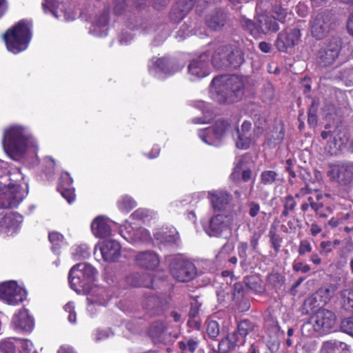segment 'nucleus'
<instances>
[{"instance_id": "5", "label": "nucleus", "mask_w": 353, "mask_h": 353, "mask_svg": "<svg viewBox=\"0 0 353 353\" xmlns=\"http://www.w3.org/2000/svg\"><path fill=\"white\" fill-rule=\"evenodd\" d=\"M335 323L334 314L328 310L321 308L303 325L302 332L304 335L312 336L316 332L328 331L334 326Z\"/></svg>"}, {"instance_id": "49", "label": "nucleus", "mask_w": 353, "mask_h": 353, "mask_svg": "<svg viewBox=\"0 0 353 353\" xmlns=\"http://www.w3.org/2000/svg\"><path fill=\"white\" fill-rule=\"evenodd\" d=\"M15 343L21 348L22 353H35L32 342L29 340H15Z\"/></svg>"}, {"instance_id": "9", "label": "nucleus", "mask_w": 353, "mask_h": 353, "mask_svg": "<svg viewBox=\"0 0 353 353\" xmlns=\"http://www.w3.org/2000/svg\"><path fill=\"white\" fill-rule=\"evenodd\" d=\"M172 276L179 282H188L196 274L195 265L190 261L181 257L174 258L170 265Z\"/></svg>"}, {"instance_id": "18", "label": "nucleus", "mask_w": 353, "mask_h": 353, "mask_svg": "<svg viewBox=\"0 0 353 353\" xmlns=\"http://www.w3.org/2000/svg\"><path fill=\"white\" fill-rule=\"evenodd\" d=\"M210 88H242L240 77L235 74H221L214 77Z\"/></svg>"}, {"instance_id": "35", "label": "nucleus", "mask_w": 353, "mask_h": 353, "mask_svg": "<svg viewBox=\"0 0 353 353\" xmlns=\"http://www.w3.org/2000/svg\"><path fill=\"white\" fill-rule=\"evenodd\" d=\"M167 328V323L163 320H157L154 321L149 330V335L153 339H159L161 334Z\"/></svg>"}, {"instance_id": "30", "label": "nucleus", "mask_w": 353, "mask_h": 353, "mask_svg": "<svg viewBox=\"0 0 353 353\" xmlns=\"http://www.w3.org/2000/svg\"><path fill=\"white\" fill-rule=\"evenodd\" d=\"M127 283L134 287L152 288V278L148 274H132L126 279Z\"/></svg>"}, {"instance_id": "13", "label": "nucleus", "mask_w": 353, "mask_h": 353, "mask_svg": "<svg viewBox=\"0 0 353 353\" xmlns=\"http://www.w3.org/2000/svg\"><path fill=\"white\" fill-rule=\"evenodd\" d=\"M330 17L327 12L318 13L310 21V31L312 36L316 40L326 37L330 30Z\"/></svg>"}, {"instance_id": "4", "label": "nucleus", "mask_w": 353, "mask_h": 353, "mask_svg": "<svg viewBox=\"0 0 353 353\" xmlns=\"http://www.w3.org/2000/svg\"><path fill=\"white\" fill-rule=\"evenodd\" d=\"M97 272L93 266L86 263L74 265L68 275L71 288L77 293L88 290L94 281Z\"/></svg>"}, {"instance_id": "44", "label": "nucleus", "mask_w": 353, "mask_h": 353, "mask_svg": "<svg viewBox=\"0 0 353 353\" xmlns=\"http://www.w3.org/2000/svg\"><path fill=\"white\" fill-rule=\"evenodd\" d=\"M57 190L69 203L74 201L75 196L74 189L72 186L66 187L65 184L59 185Z\"/></svg>"}, {"instance_id": "29", "label": "nucleus", "mask_w": 353, "mask_h": 353, "mask_svg": "<svg viewBox=\"0 0 353 353\" xmlns=\"http://www.w3.org/2000/svg\"><path fill=\"white\" fill-rule=\"evenodd\" d=\"M227 22V14L221 10L210 14L206 17L207 26L213 30H218L222 28Z\"/></svg>"}, {"instance_id": "6", "label": "nucleus", "mask_w": 353, "mask_h": 353, "mask_svg": "<svg viewBox=\"0 0 353 353\" xmlns=\"http://www.w3.org/2000/svg\"><path fill=\"white\" fill-rule=\"evenodd\" d=\"M342 43L341 38L332 37L320 44L315 54L317 64L323 68L333 65L341 53Z\"/></svg>"}, {"instance_id": "53", "label": "nucleus", "mask_w": 353, "mask_h": 353, "mask_svg": "<svg viewBox=\"0 0 353 353\" xmlns=\"http://www.w3.org/2000/svg\"><path fill=\"white\" fill-rule=\"evenodd\" d=\"M343 332L353 336V316L344 319L341 323Z\"/></svg>"}, {"instance_id": "48", "label": "nucleus", "mask_w": 353, "mask_h": 353, "mask_svg": "<svg viewBox=\"0 0 353 353\" xmlns=\"http://www.w3.org/2000/svg\"><path fill=\"white\" fill-rule=\"evenodd\" d=\"M277 177V174L273 170H265L261 174V181L264 185H272Z\"/></svg>"}, {"instance_id": "62", "label": "nucleus", "mask_w": 353, "mask_h": 353, "mask_svg": "<svg viewBox=\"0 0 353 353\" xmlns=\"http://www.w3.org/2000/svg\"><path fill=\"white\" fill-rule=\"evenodd\" d=\"M283 208L294 210L296 203L294 201V197L292 195H288L284 198L283 201Z\"/></svg>"}, {"instance_id": "10", "label": "nucleus", "mask_w": 353, "mask_h": 353, "mask_svg": "<svg viewBox=\"0 0 353 353\" xmlns=\"http://www.w3.org/2000/svg\"><path fill=\"white\" fill-rule=\"evenodd\" d=\"M327 176L340 185L347 186L353 183V164L337 162L329 165Z\"/></svg>"}, {"instance_id": "55", "label": "nucleus", "mask_w": 353, "mask_h": 353, "mask_svg": "<svg viewBox=\"0 0 353 353\" xmlns=\"http://www.w3.org/2000/svg\"><path fill=\"white\" fill-rule=\"evenodd\" d=\"M64 310L65 312L68 313V320L71 323H74L76 322V312L74 311V304L73 302H68L64 306Z\"/></svg>"}, {"instance_id": "37", "label": "nucleus", "mask_w": 353, "mask_h": 353, "mask_svg": "<svg viewBox=\"0 0 353 353\" xmlns=\"http://www.w3.org/2000/svg\"><path fill=\"white\" fill-rule=\"evenodd\" d=\"M284 129L282 125H279L268 134V141L270 145H276L280 143L284 138Z\"/></svg>"}, {"instance_id": "41", "label": "nucleus", "mask_w": 353, "mask_h": 353, "mask_svg": "<svg viewBox=\"0 0 353 353\" xmlns=\"http://www.w3.org/2000/svg\"><path fill=\"white\" fill-rule=\"evenodd\" d=\"M238 137L236 141V145L240 149H247L250 147L252 141H255L256 136L254 135L252 138L248 136V134L237 133Z\"/></svg>"}, {"instance_id": "43", "label": "nucleus", "mask_w": 353, "mask_h": 353, "mask_svg": "<svg viewBox=\"0 0 353 353\" xmlns=\"http://www.w3.org/2000/svg\"><path fill=\"white\" fill-rule=\"evenodd\" d=\"M49 241L52 243V250L54 252L58 253L61 244L63 242V236L59 232H50L48 235Z\"/></svg>"}, {"instance_id": "33", "label": "nucleus", "mask_w": 353, "mask_h": 353, "mask_svg": "<svg viewBox=\"0 0 353 353\" xmlns=\"http://www.w3.org/2000/svg\"><path fill=\"white\" fill-rule=\"evenodd\" d=\"M194 105L202 111L203 117L193 119L192 123L195 124H202L210 122L213 117V114L208 105H206L203 101H198L194 102Z\"/></svg>"}, {"instance_id": "42", "label": "nucleus", "mask_w": 353, "mask_h": 353, "mask_svg": "<svg viewBox=\"0 0 353 353\" xmlns=\"http://www.w3.org/2000/svg\"><path fill=\"white\" fill-rule=\"evenodd\" d=\"M155 66L162 72L166 74H173V70L170 68V61L165 57L159 58L155 61Z\"/></svg>"}, {"instance_id": "19", "label": "nucleus", "mask_w": 353, "mask_h": 353, "mask_svg": "<svg viewBox=\"0 0 353 353\" xmlns=\"http://www.w3.org/2000/svg\"><path fill=\"white\" fill-rule=\"evenodd\" d=\"M12 325L16 330L30 332L34 328V322L28 311L26 309H22L13 316Z\"/></svg>"}, {"instance_id": "45", "label": "nucleus", "mask_w": 353, "mask_h": 353, "mask_svg": "<svg viewBox=\"0 0 353 353\" xmlns=\"http://www.w3.org/2000/svg\"><path fill=\"white\" fill-rule=\"evenodd\" d=\"M340 77L346 86L353 85V67L344 68L340 72Z\"/></svg>"}, {"instance_id": "60", "label": "nucleus", "mask_w": 353, "mask_h": 353, "mask_svg": "<svg viewBox=\"0 0 353 353\" xmlns=\"http://www.w3.org/2000/svg\"><path fill=\"white\" fill-rule=\"evenodd\" d=\"M126 0H115L114 6V13L116 15L121 14L125 8Z\"/></svg>"}, {"instance_id": "46", "label": "nucleus", "mask_w": 353, "mask_h": 353, "mask_svg": "<svg viewBox=\"0 0 353 353\" xmlns=\"http://www.w3.org/2000/svg\"><path fill=\"white\" fill-rule=\"evenodd\" d=\"M179 348L183 353H192L196 349L198 343L193 339H188L187 341H180L179 343Z\"/></svg>"}, {"instance_id": "1", "label": "nucleus", "mask_w": 353, "mask_h": 353, "mask_svg": "<svg viewBox=\"0 0 353 353\" xmlns=\"http://www.w3.org/2000/svg\"><path fill=\"white\" fill-rule=\"evenodd\" d=\"M2 145L6 154L18 161L28 153L37 151V142L30 130L20 124H13L3 130Z\"/></svg>"}, {"instance_id": "25", "label": "nucleus", "mask_w": 353, "mask_h": 353, "mask_svg": "<svg viewBox=\"0 0 353 353\" xmlns=\"http://www.w3.org/2000/svg\"><path fill=\"white\" fill-rule=\"evenodd\" d=\"M256 25L259 34H267L270 32H276L279 30V25L276 21L275 17L265 14H259L256 17Z\"/></svg>"}, {"instance_id": "64", "label": "nucleus", "mask_w": 353, "mask_h": 353, "mask_svg": "<svg viewBox=\"0 0 353 353\" xmlns=\"http://www.w3.org/2000/svg\"><path fill=\"white\" fill-rule=\"evenodd\" d=\"M148 216V212L144 209H138L134 211L131 216L133 219H139V220H145Z\"/></svg>"}, {"instance_id": "32", "label": "nucleus", "mask_w": 353, "mask_h": 353, "mask_svg": "<svg viewBox=\"0 0 353 353\" xmlns=\"http://www.w3.org/2000/svg\"><path fill=\"white\" fill-rule=\"evenodd\" d=\"M279 226V221H274L268 232L270 243L276 254L279 252L283 242V238L278 234Z\"/></svg>"}, {"instance_id": "40", "label": "nucleus", "mask_w": 353, "mask_h": 353, "mask_svg": "<svg viewBox=\"0 0 353 353\" xmlns=\"http://www.w3.org/2000/svg\"><path fill=\"white\" fill-rule=\"evenodd\" d=\"M254 323L248 320H243L239 323L237 331L240 336L245 339L248 334L254 331Z\"/></svg>"}, {"instance_id": "12", "label": "nucleus", "mask_w": 353, "mask_h": 353, "mask_svg": "<svg viewBox=\"0 0 353 353\" xmlns=\"http://www.w3.org/2000/svg\"><path fill=\"white\" fill-rule=\"evenodd\" d=\"M301 37V30L297 28L285 29L278 34L275 46L279 52H286L298 43Z\"/></svg>"}, {"instance_id": "54", "label": "nucleus", "mask_w": 353, "mask_h": 353, "mask_svg": "<svg viewBox=\"0 0 353 353\" xmlns=\"http://www.w3.org/2000/svg\"><path fill=\"white\" fill-rule=\"evenodd\" d=\"M15 346L12 340L4 341L0 343V351L3 353H14Z\"/></svg>"}, {"instance_id": "26", "label": "nucleus", "mask_w": 353, "mask_h": 353, "mask_svg": "<svg viewBox=\"0 0 353 353\" xmlns=\"http://www.w3.org/2000/svg\"><path fill=\"white\" fill-rule=\"evenodd\" d=\"M154 237L162 244H175L179 239L178 232L174 228H162L154 233Z\"/></svg>"}, {"instance_id": "24", "label": "nucleus", "mask_w": 353, "mask_h": 353, "mask_svg": "<svg viewBox=\"0 0 353 353\" xmlns=\"http://www.w3.org/2000/svg\"><path fill=\"white\" fill-rule=\"evenodd\" d=\"M242 90H211V98L220 103H233L239 99Z\"/></svg>"}, {"instance_id": "17", "label": "nucleus", "mask_w": 353, "mask_h": 353, "mask_svg": "<svg viewBox=\"0 0 353 353\" xmlns=\"http://www.w3.org/2000/svg\"><path fill=\"white\" fill-rule=\"evenodd\" d=\"M231 224V216L219 214L211 218L206 232L210 236H219L224 231L230 228Z\"/></svg>"}, {"instance_id": "34", "label": "nucleus", "mask_w": 353, "mask_h": 353, "mask_svg": "<svg viewBox=\"0 0 353 353\" xmlns=\"http://www.w3.org/2000/svg\"><path fill=\"white\" fill-rule=\"evenodd\" d=\"M254 134L259 137L263 132L267 124V114L260 112L254 115Z\"/></svg>"}, {"instance_id": "57", "label": "nucleus", "mask_w": 353, "mask_h": 353, "mask_svg": "<svg viewBox=\"0 0 353 353\" xmlns=\"http://www.w3.org/2000/svg\"><path fill=\"white\" fill-rule=\"evenodd\" d=\"M330 150L329 152L332 155H337L341 151L343 143L341 140L337 141L334 139L333 141L330 142Z\"/></svg>"}, {"instance_id": "20", "label": "nucleus", "mask_w": 353, "mask_h": 353, "mask_svg": "<svg viewBox=\"0 0 353 353\" xmlns=\"http://www.w3.org/2000/svg\"><path fill=\"white\" fill-rule=\"evenodd\" d=\"M194 0H179L172 8L170 19L174 23H179L193 8Z\"/></svg>"}, {"instance_id": "28", "label": "nucleus", "mask_w": 353, "mask_h": 353, "mask_svg": "<svg viewBox=\"0 0 353 353\" xmlns=\"http://www.w3.org/2000/svg\"><path fill=\"white\" fill-rule=\"evenodd\" d=\"M87 299L89 303L88 310H91L94 304L105 305L109 301L110 296L105 289L98 288L92 291Z\"/></svg>"}, {"instance_id": "52", "label": "nucleus", "mask_w": 353, "mask_h": 353, "mask_svg": "<svg viewBox=\"0 0 353 353\" xmlns=\"http://www.w3.org/2000/svg\"><path fill=\"white\" fill-rule=\"evenodd\" d=\"M206 332L211 338H216L219 334V325L215 321H209L207 323Z\"/></svg>"}, {"instance_id": "21", "label": "nucleus", "mask_w": 353, "mask_h": 353, "mask_svg": "<svg viewBox=\"0 0 353 353\" xmlns=\"http://www.w3.org/2000/svg\"><path fill=\"white\" fill-rule=\"evenodd\" d=\"M23 216L17 212L0 213V230L6 232L15 230L23 222Z\"/></svg>"}, {"instance_id": "58", "label": "nucleus", "mask_w": 353, "mask_h": 353, "mask_svg": "<svg viewBox=\"0 0 353 353\" xmlns=\"http://www.w3.org/2000/svg\"><path fill=\"white\" fill-rule=\"evenodd\" d=\"M336 291V287L334 285H331L325 289L319 290V293L322 296H325L324 302H327L330 299Z\"/></svg>"}, {"instance_id": "63", "label": "nucleus", "mask_w": 353, "mask_h": 353, "mask_svg": "<svg viewBox=\"0 0 353 353\" xmlns=\"http://www.w3.org/2000/svg\"><path fill=\"white\" fill-rule=\"evenodd\" d=\"M109 22V12L108 11H104L98 17L96 21V23L99 27H104Z\"/></svg>"}, {"instance_id": "38", "label": "nucleus", "mask_w": 353, "mask_h": 353, "mask_svg": "<svg viewBox=\"0 0 353 353\" xmlns=\"http://www.w3.org/2000/svg\"><path fill=\"white\" fill-rule=\"evenodd\" d=\"M72 255L75 260L87 259L90 255V249L86 244L76 245L72 248Z\"/></svg>"}, {"instance_id": "31", "label": "nucleus", "mask_w": 353, "mask_h": 353, "mask_svg": "<svg viewBox=\"0 0 353 353\" xmlns=\"http://www.w3.org/2000/svg\"><path fill=\"white\" fill-rule=\"evenodd\" d=\"M346 343L339 341H328L324 342L320 353H349Z\"/></svg>"}, {"instance_id": "47", "label": "nucleus", "mask_w": 353, "mask_h": 353, "mask_svg": "<svg viewBox=\"0 0 353 353\" xmlns=\"http://www.w3.org/2000/svg\"><path fill=\"white\" fill-rule=\"evenodd\" d=\"M342 303L346 310L353 309V291L345 290L341 293Z\"/></svg>"}, {"instance_id": "50", "label": "nucleus", "mask_w": 353, "mask_h": 353, "mask_svg": "<svg viewBox=\"0 0 353 353\" xmlns=\"http://www.w3.org/2000/svg\"><path fill=\"white\" fill-rule=\"evenodd\" d=\"M241 24L242 26L248 30L252 36L256 37L259 34L256 22L254 23L250 19H245L241 21Z\"/></svg>"}, {"instance_id": "14", "label": "nucleus", "mask_w": 353, "mask_h": 353, "mask_svg": "<svg viewBox=\"0 0 353 353\" xmlns=\"http://www.w3.org/2000/svg\"><path fill=\"white\" fill-rule=\"evenodd\" d=\"M98 252L105 261L114 262L121 255V245L114 240L103 241L96 245L94 254L97 257Z\"/></svg>"}, {"instance_id": "22", "label": "nucleus", "mask_w": 353, "mask_h": 353, "mask_svg": "<svg viewBox=\"0 0 353 353\" xmlns=\"http://www.w3.org/2000/svg\"><path fill=\"white\" fill-rule=\"evenodd\" d=\"M137 265L148 270H154L159 265V257L153 251H145L139 252L135 256Z\"/></svg>"}, {"instance_id": "39", "label": "nucleus", "mask_w": 353, "mask_h": 353, "mask_svg": "<svg viewBox=\"0 0 353 353\" xmlns=\"http://www.w3.org/2000/svg\"><path fill=\"white\" fill-rule=\"evenodd\" d=\"M117 205L120 211L128 212L136 207V201L128 196H122L117 202Z\"/></svg>"}, {"instance_id": "16", "label": "nucleus", "mask_w": 353, "mask_h": 353, "mask_svg": "<svg viewBox=\"0 0 353 353\" xmlns=\"http://www.w3.org/2000/svg\"><path fill=\"white\" fill-rule=\"evenodd\" d=\"M119 232L123 239L132 243H147L151 241L148 230L142 228H134L129 223L121 226Z\"/></svg>"}, {"instance_id": "3", "label": "nucleus", "mask_w": 353, "mask_h": 353, "mask_svg": "<svg viewBox=\"0 0 353 353\" xmlns=\"http://www.w3.org/2000/svg\"><path fill=\"white\" fill-rule=\"evenodd\" d=\"M244 60V52L240 48L224 45L217 48L211 61L216 69H237Z\"/></svg>"}, {"instance_id": "51", "label": "nucleus", "mask_w": 353, "mask_h": 353, "mask_svg": "<svg viewBox=\"0 0 353 353\" xmlns=\"http://www.w3.org/2000/svg\"><path fill=\"white\" fill-rule=\"evenodd\" d=\"M272 11L276 16V20L277 19L281 23H284L285 21V19L288 14V9L283 8L280 5H275L273 7Z\"/></svg>"}, {"instance_id": "7", "label": "nucleus", "mask_w": 353, "mask_h": 353, "mask_svg": "<svg viewBox=\"0 0 353 353\" xmlns=\"http://www.w3.org/2000/svg\"><path fill=\"white\" fill-rule=\"evenodd\" d=\"M28 194V185L12 183L0 192V208H15L23 200Z\"/></svg>"}, {"instance_id": "15", "label": "nucleus", "mask_w": 353, "mask_h": 353, "mask_svg": "<svg viewBox=\"0 0 353 353\" xmlns=\"http://www.w3.org/2000/svg\"><path fill=\"white\" fill-rule=\"evenodd\" d=\"M188 72L191 81L199 80L210 74L209 56L202 54L192 59L188 66Z\"/></svg>"}, {"instance_id": "59", "label": "nucleus", "mask_w": 353, "mask_h": 353, "mask_svg": "<svg viewBox=\"0 0 353 353\" xmlns=\"http://www.w3.org/2000/svg\"><path fill=\"white\" fill-rule=\"evenodd\" d=\"M292 267L295 272H301V273H307L310 270V267L308 265L297 261L293 263Z\"/></svg>"}, {"instance_id": "11", "label": "nucleus", "mask_w": 353, "mask_h": 353, "mask_svg": "<svg viewBox=\"0 0 353 353\" xmlns=\"http://www.w3.org/2000/svg\"><path fill=\"white\" fill-rule=\"evenodd\" d=\"M26 290L14 281H6L0 285V299L9 305H17L26 299Z\"/></svg>"}, {"instance_id": "56", "label": "nucleus", "mask_w": 353, "mask_h": 353, "mask_svg": "<svg viewBox=\"0 0 353 353\" xmlns=\"http://www.w3.org/2000/svg\"><path fill=\"white\" fill-rule=\"evenodd\" d=\"M307 122L311 127H315L317 124L316 108L314 102L308 112Z\"/></svg>"}, {"instance_id": "23", "label": "nucleus", "mask_w": 353, "mask_h": 353, "mask_svg": "<svg viewBox=\"0 0 353 353\" xmlns=\"http://www.w3.org/2000/svg\"><path fill=\"white\" fill-rule=\"evenodd\" d=\"M112 222L103 216L96 217L91 224V230L94 235L99 238H105L112 233Z\"/></svg>"}, {"instance_id": "2", "label": "nucleus", "mask_w": 353, "mask_h": 353, "mask_svg": "<svg viewBox=\"0 0 353 353\" xmlns=\"http://www.w3.org/2000/svg\"><path fill=\"white\" fill-rule=\"evenodd\" d=\"M32 23L31 21L23 19L7 29L2 38L6 49L17 54L25 51L32 38Z\"/></svg>"}, {"instance_id": "36", "label": "nucleus", "mask_w": 353, "mask_h": 353, "mask_svg": "<svg viewBox=\"0 0 353 353\" xmlns=\"http://www.w3.org/2000/svg\"><path fill=\"white\" fill-rule=\"evenodd\" d=\"M239 334L238 331H234L231 333H229L225 339L222 341H225L226 347L231 350L234 349L237 345H243L245 343V339L242 338V340H240Z\"/></svg>"}, {"instance_id": "61", "label": "nucleus", "mask_w": 353, "mask_h": 353, "mask_svg": "<svg viewBox=\"0 0 353 353\" xmlns=\"http://www.w3.org/2000/svg\"><path fill=\"white\" fill-rule=\"evenodd\" d=\"M312 252V246L309 241L307 240H303L300 242L299 248V254L300 255H304L306 253H309Z\"/></svg>"}, {"instance_id": "27", "label": "nucleus", "mask_w": 353, "mask_h": 353, "mask_svg": "<svg viewBox=\"0 0 353 353\" xmlns=\"http://www.w3.org/2000/svg\"><path fill=\"white\" fill-rule=\"evenodd\" d=\"M210 202L214 210H221L232 199V196L223 190H214L209 192Z\"/></svg>"}, {"instance_id": "8", "label": "nucleus", "mask_w": 353, "mask_h": 353, "mask_svg": "<svg viewBox=\"0 0 353 353\" xmlns=\"http://www.w3.org/2000/svg\"><path fill=\"white\" fill-rule=\"evenodd\" d=\"M232 129V126L229 120L220 119L216 121L213 127L201 130L198 134L205 143L217 145L221 139Z\"/></svg>"}]
</instances>
